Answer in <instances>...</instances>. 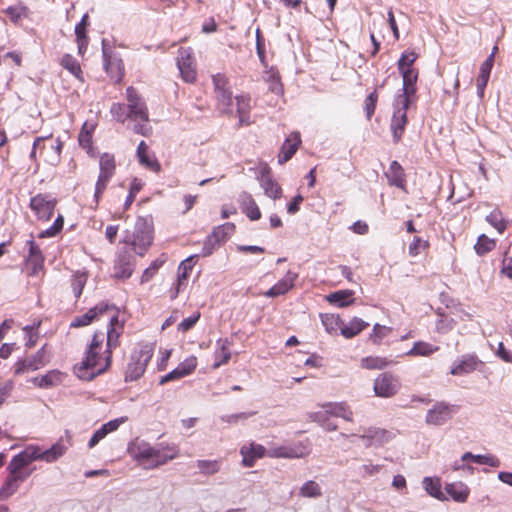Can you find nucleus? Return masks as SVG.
<instances>
[{"mask_svg": "<svg viewBox=\"0 0 512 512\" xmlns=\"http://www.w3.org/2000/svg\"><path fill=\"white\" fill-rule=\"evenodd\" d=\"M124 332V323L116 317L108 324L106 333L96 331L84 352L81 363L74 367L77 376L84 380H92L105 373L112 364V351L120 346V338Z\"/></svg>", "mask_w": 512, "mask_h": 512, "instance_id": "obj_1", "label": "nucleus"}, {"mask_svg": "<svg viewBox=\"0 0 512 512\" xmlns=\"http://www.w3.org/2000/svg\"><path fill=\"white\" fill-rule=\"evenodd\" d=\"M67 451V446L62 439L56 442L51 448L42 451L40 447L35 445L27 446L19 454L15 455L7 466L9 475L25 481L32 473L29 465L35 460H45L46 462H54Z\"/></svg>", "mask_w": 512, "mask_h": 512, "instance_id": "obj_2", "label": "nucleus"}, {"mask_svg": "<svg viewBox=\"0 0 512 512\" xmlns=\"http://www.w3.org/2000/svg\"><path fill=\"white\" fill-rule=\"evenodd\" d=\"M63 146L64 142L52 135L36 137L29 158L36 167H39V158L51 166H56L60 163Z\"/></svg>", "mask_w": 512, "mask_h": 512, "instance_id": "obj_3", "label": "nucleus"}, {"mask_svg": "<svg viewBox=\"0 0 512 512\" xmlns=\"http://www.w3.org/2000/svg\"><path fill=\"white\" fill-rule=\"evenodd\" d=\"M116 170L117 163L114 154L103 153L99 158V174L95 183L93 201L91 204L92 209L95 210L99 207L109 182L116 174Z\"/></svg>", "mask_w": 512, "mask_h": 512, "instance_id": "obj_4", "label": "nucleus"}, {"mask_svg": "<svg viewBox=\"0 0 512 512\" xmlns=\"http://www.w3.org/2000/svg\"><path fill=\"white\" fill-rule=\"evenodd\" d=\"M153 354L154 348L150 344L140 345L138 348L134 349L125 370V381L131 382L141 378Z\"/></svg>", "mask_w": 512, "mask_h": 512, "instance_id": "obj_5", "label": "nucleus"}, {"mask_svg": "<svg viewBox=\"0 0 512 512\" xmlns=\"http://www.w3.org/2000/svg\"><path fill=\"white\" fill-rule=\"evenodd\" d=\"M104 316L108 317V324H111L114 317L119 319V312L114 305H109L107 303L101 302L97 304L95 307L89 309L83 315L75 317L72 320L70 327L79 328L88 326L92 322L100 320Z\"/></svg>", "mask_w": 512, "mask_h": 512, "instance_id": "obj_6", "label": "nucleus"}, {"mask_svg": "<svg viewBox=\"0 0 512 512\" xmlns=\"http://www.w3.org/2000/svg\"><path fill=\"white\" fill-rule=\"evenodd\" d=\"M48 344H44L35 354L18 359L14 364V374L23 375L39 370L50 362Z\"/></svg>", "mask_w": 512, "mask_h": 512, "instance_id": "obj_7", "label": "nucleus"}, {"mask_svg": "<svg viewBox=\"0 0 512 512\" xmlns=\"http://www.w3.org/2000/svg\"><path fill=\"white\" fill-rule=\"evenodd\" d=\"M412 101L395 98L393 115L390 122V130L394 143H399L408 124L407 111Z\"/></svg>", "mask_w": 512, "mask_h": 512, "instance_id": "obj_8", "label": "nucleus"}, {"mask_svg": "<svg viewBox=\"0 0 512 512\" xmlns=\"http://www.w3.org/2000/svg\"><path fill=\"white\" fill-rule=\"evenodd\" d=\"M310 453L311 442L309 438H306L291 445L271 447L268 449L267 456L270 458L296 459L306 457Z\"/></svg>", "mask_w": 512, "mask_h": 512, "instance_id": "obj_9", "label": "nucleus"}, {"mask_svg": "<svg viewBox=\"0 0 512 512\" xmlns=\"http://www.w3.org/2000/svg\"><path fill=\"white\" fill-rule=\"evenodd\" d=\"M28 247V254L25 257L24 271L29 277H38L45 272V257L42 253L40 246L30 239L26 242Z\"/></svg>", "mask_w": 512, "mask_h": 512, "instance_id": "obj_10", "label": "nucleus"}, {"mask_svg": "<svg viewBox=\"0 0 512 512\" xmlns=\"http://www.w3.org/2000/svg\"><path fill=\"white\" fill-rule=\"evenodd\" d=\"M57 203V199L50 194L38 193L30 199L29 207L37 220L47 222L53 217Z\"/></svg>", "mask_w": 512, "mask_h": 512, "instance_id": "obj_11", "label": "nucleus"}, {"mask_svg": "<svg viewBox=\"0 0 512 512\" xmlns=\"http://www.w3.org/2000/svg\"><path fill=\"white\" fill-rule=\"evenodd\" d=\"M103 66L109 78L115 83H120L125 75V67L122 58L113 48L103 45Z\"/></svg>", "mask_w": 512, "mask_h": 512, "instance_id": "obj_12", "label": "nucleus"}, {"mask_svg": "<svg viewBox=\"0 0 512 512\" xmlns=\"http://www.w3.org/2000/svg\"><path fill=\"white\" fill-rule=\"evenodd\" d=\"M126 100L128 108V116L132 121L149 122V112L146 103L142 99L138 91L129 86L126 89Z\"/></svg>", "mask_w": 512, "mask_h": 512, "instance_id": "obj_13", "label": "nucleus"}, {"mask_svg": "<svg viewBox=\"0 0 512 512\" xmlns=\"http://www.w3.org/2000/svg\"><path fill=\"white\" fill-rule=\"evenodd\" d=\"M198 256L192 255L184 259L178 266L177 278L173 287L169 290V297L171 300H175L180 293L184 292L188 286V280L191 272L196 264Z\"/></svg>", "mask_w": 512, "mask_h": 512, "instance_id": "obj_14", "label": "nucleus"}, {"mask_svg": "<svg viewBox=\"0 0 512 512\" xmlns=\"http://www.w3.org/2000/svg\"><path fill=\"white\" fill-rule=\"evenodd\" d=\"M236 230V226L232 222H226L213 229L204 242L202 256L206 257L213 253L215 246L226 242Z\"/></svg>", "mask_w": 512, "mask_h": 512, "instance_id": "obj_15", "label": "nucleus"}, {"mask_svg": "<svg viewBox=\"0 0 512 512\" xmlns=\"http://www.w3.org/2000/svg\"><path fill=\"white\" fill-rule=\"evenodd\" d=\"M401 388L398 376L384 372L379 374L374 380L373 390L375 395L381 398H391L395 396Z\"/></svg>", "mask_w": 512, "mask_h": 512, "instance_id": "obj_16", "label": "nucleus"}, {"mask_svg": "<svg viewBox=\"0 0 512 512\" xmlns=\"http://www.w3.org/2000/svg\"><path fill=\"white\" fill-rule=\"evenodd\" d=\"M177 66L182 79L186 83H194L197 79L196 62L192 48H180L177 57Z\"/></svg>", "mask_w": 512, "mask_h": 512, "instance_id": "obj_17", "label": "nucleus"}, {"mask_svg": "<svg viewBox=\"0 0 512 512\" xmlns=\"http://www.w3.org/2000/svg\"><path fill=\"white\" fill-rule=\"evenodd\" d=\"M458 407L446 402H437L429 409L425 416V422L428 425L440 426L452 419L457 412Z\"/></svg>", "mask_w": 512, "mask_h": 512, "instance_id": "obj_18", "label": "nucleus"}, {"mask_svg": "<svg viewBox=\"0 0 512 512\" xmlns=\"http://www.w3.org/2000/svg\"><path fill=\"white\" fill-rule=\"evenodd\" d=\"M179 455V448L176 444L160 443L157 447H153V456L147 469L158 468L169 461L177 458Z\"/></svg>", "mask_w": 512, "mask_h": 512, "instance_id": "obj_19", "label": "nucleus"}, {"mask_svg": "<svg viewBox=\"0 0 512 512\" xmlns=\"http://www.w3.org/2000/svg\"><path fill=\"white\" fill-rule=\"evenodd\" d=\"M198 365L197 357L192 355L187 357L184 361L178 364V366L169 372L168 374L162 376L159 380L160 385H164L170 381H177L181 378L189 376L194 373Z\"/></svg>", "mask_w": 512, "mask_h": 512, "instance_id": "obj_20", "label": "nucleus"}, {"mask_svg": "<svg viewBox=\"0 0 512 512\" xmlns=\"http://www.w3.org/2000/svg\"><path fill=\"white\" fill-rule=\"evenodd\" d=\"M135 267V259L128 251L120 252L113 266V277L126 280L131 277Z\"/></svg>", "mask_w": 512, "mask_h": 512, "instance_id": "obj_21", "label": "nucleus"}, {"mask_svg": "<svg viewBox=\"0 0 512 512\" xmlns=\"http://www.w3.org/2000/svg\"><path fill=\"white\" fill-rule=\"evenodd\" d=\"M212 82L219 104L225 108H230L232 105V92L229 88L228 78L222 73H217L212 76Z\"/></svg>", "mask_w": 512, "mask_h": 512, "instance_id": "obj_22", "label": "nucleus"}, {"mask_svg": "<svg viewBox=\"0 0 512 512\" xmlns=\"http://www.w3.org/2000/svg\"><path fill=\"white\" fill-rule=\"evenodd\" d=\"M483 365V362L475 354H466L454 362L451 367L450 374L453 376H462L469 374Z\"/></svg>", "mask_w": 512, "mask_h": 512, "instance_id": "obj_23", "label": "nucleus"}, {"mask_svg": "<svg viewBox=\"0 0 512 512\" xmlns=\"http://www.w3.org/2000/svg\"><path fill=\"white\" fill-rule=\"evenodd\" d=\"M323 415H332L335 417H341L346 421L353 420V412L350 407L343 403H327L322 405V410L315 412L313 414V419L315 421H320Z\"/></svg>", "mask_w": 512, "mask_h": 512, "instance_id": "obj_24", "label": "nucleus"}, {"mask_svg": "<svg viewBox=\"0 0 512 512\" xmlns=\"http://www.w3.org/2000/svg\"><path fill=\"white\" fill-rule=\"evenodd\" d=\"M137 159L144 168L150 170L156 174L162 171V167L155 154L150 151L148 144L145 141H141L138 144L136 151Z\"/></svg>", "mask_w": 512, "mask_h": 512, "instance_id": "obj_25", "label": "nucleus"}, {"mask_svg": "<svg viewBox=\"0 0 512 512\" xmlns=\"http://www.w3.org/2000/svg\"><path fill=\"white\" fill-rule=\"evenodd\" d=\"M268 450L258 443L252 442L249 445H243L240 448L242 464L245 467H253L258 459L267 456Z\"/></svg>", "mask_w": 512, "mask_h": 512, "instance_id": "obj_26", "label": "nucleus"}, {"mask_svg": "<svg viewBox=\"0 0 512 512\" xmlns=\"http://www.w3.org/2000/svg\"><path fill=\"white\" fill-rule=\"evenodd\" d=\"M130 456L147 469L153 456V446L145 441H136L128 448Z\"/></svg>", "mask_w": 512, "mask_h": 512, "instance_id": "obj_27", "label": "nucleus"}, {"mask_svg": "<svg viewBox=\"0 0 512 512\" xmlns=\"http://www.w3.org/2000/svg\"><path fill=\"white\" fill-rule=\"evenodd\" d=\"M388 184L406 191L407 179L404 168L401 164L394 160L390 163L388 169L384 172Z\"/></svg>", "mask_w": 512, "mask_h": 512, "instance_id": "obj_28", "label": "nucleus"}, {"mask_svg": "<svg viewBox=\"0 0 512 512\" xmlns=\"http://www.w3.org/2000/svg\"><path fill=\"white\" fill-rule=\"evenodd\" d=\"M301 144V137L298 132H292L286 140L283 142L279 155H278V163L280 165L288 162L294 154L297 152L299 146Z\"/></svg>", "mask_w": 512, "mask_h": 512, "instance_id": "obj_29", "label": "nucleus"}, {"mask_svg": "<svg viewBox=\"0 0 512 512\" xmlns=\"http://www.w3.org/2000/svg\"><path fill=\"white\" fill-rule=\"evenodd\" d=\"M90 25L88 14H84L81 21L75 26V41L77 44L78 54L84 56L90 39L88 36V26Z\"/></svg>", "mask_w": 512, "mask_h": 512, "instance_id": "obj_30", "label": "nucleus"}, {"mask_svg": "<svg viewBox=\"0 0 512 512\" xmlns=\"http://www.w3.org/2000/svg\"><path fill=\"white\" fill-rule=\"evenodd\" d=\"M418 78H419V70H414L405 75H402V79H403L402 93L399 94L396 98L414 102L416 100V92H417L416 83L418 81Z\"/></svg>", "mask_w": 512, "mask_h": 512, "instance_id": "obj_31", "label": "nucleus"}, {"mask_svg": "<svg viewBox=\"0 0 512 512\" xmlns=\"http://www.w3.org/2000/svg\"><path fill=\"white\" fill-rule=\"evenodd\" d=\"M217 348L214 352L215 362L213 363V369H217L222 365H225L231 359V346L232 341L228 338H220L216 342Z\"/></svg>", "mask_w": 512, "mask_h": 512, "instance_id": "obj_32", "label": "nucleus"}, {"mask_svg": "<svg viewBox=\"0 0 512 512\" xmlns=\"http://www.w3.org/2000/svg\"><path fill=\"white\" fill-rule=\"evenodd\" d=\"M296 278L297 274L289 271L283 279L279 280L274 286L268 289L264 293V296L273 298L286 294L294 287Z\"/></svg>", "mask_w": 512, "mask_h": 512, "instance_id": "obj_33", "label": "nucleus"}, {"mask_svg": "<svg viewBox=\"0 0 512 512\" xmlns=\"http://www.w3.org/2000/svg\"><path fill=\"white\" fill-rule=\"evenodd\" d=\"M239 202L242 212L251 221H257L261 218V211L251 194L243 192L240 195Z\"/></svg>", "mask_w": 512, "mask_h": 512, "instance_id": "obj_34", "label": "nucleus"}, {"mask_svg": "<svg viewBox=\"0 0 512 512\" xmlns=\"http://www.w3.org/2000/svg\"><path fill=\"white\" fill-rule=\"evenodd\" d=\"M263 80L268 84V89L276 94L282 95L284 92L283 83L279 70L275 67H269L264 71Z\"/></svg>", "mask_w": 512, "mask_h": 512, "instance_id": "obj_35", "label": "nucleus"}, {"mask_svg": "<svg viewBox=\"0 0 512 512\" xmlns=\"http://www.w3.org/2000/svg\"><path fill=\"white\" fill-rule=\"evenodd\" d=\"M260 184L266 196L274 200L281 198L282 189L278 182L272 178L271 174L268 171L262 173V176L260 178Z\"/></svg>", "mask_w": 512, "mask_h": 512, "instance_id": "obj_36", "label": "nucleus"}, {"mask_svg": "<svg viewBox=\"0 0 512 512\" xmlns=\"http://www.w3.org/2000/svg\"><path fill=\"white\" fill-rule=\"evenodd\" d=\"M369 326V323L365 322L361 318L354 317L348 323L343 321L341 326V335L346 339H351Z\"/></svg>", "mask_w": 512, "mask_h": 512, "instance_id": "obj_37", "label": "nucleus"}, {"mask_svg": "<svg viewBox=\"0 0 512 512\" xmlns=\"http://www.w3.org/2000/svg\"><path fill=\"white\" fill-rule=\"evenodd\" d=\"M493 65V55H489V57L481 64L480 73L476 79L477 90L480 97L484 95V89L489 81Z\"/></svg>", "mask_w": 512, "mask_h": 512, "instance_id": "obj_38", "label": "nucleus"}, {"mask_svg": "<svg viewBox=\"0 0 512 512\" xmlns=\"http://www.w3.org/2000/svg\"><path fill=\"white\" fill-rule=\"evenodd\" d=\"M62 382V374L58 370H50L42 376L33 378V383L43 389L57 386Z\"/></svg>", "mask_w": 512, "mask_h": 512, "instance_id": "obj_39", "label": "nucleus"}, {"mask_svg": "<svg viewBox=\"0 0 512 512\" xmlns=\"http://www.w3.org/2000/svg\"><path fill=\"white\" fill-rule=\"evenodd\" d=\"M96 125L93 123L85 122L82 125V128L78 135L79 145L87 151V153H91L93 150V133L95 131Z\"/></svg>", "mask_w": 512, "mask_h": 512, "instance_id": "obj_40", "label": "nucleus"}, {"mask_svg": "<svg viewBox=\"0 0 512 512\" xmlns=\"http://www.w3.org/2000/svg\"><path fill=\"white\" fill-rule=\"evenodd\" d=\"M60 65L69 71L80 82H84V75L79 61L71 54H64L60 59Z\"/></svg>", "mask_w": 512, "mask_h": 512, "instance_id": "obj_41", "label": "nucleus"}, {"mask_svg": "<svg viewBox=\"0 0 512 512\" xmlns=\"http://www.w3.org/2000/svg\"><path fill=\"white\" fill-rule=\"evenodd\" d=\"M4 14L7 15L10 21L14 24H19L23 19H26L30 15L29 8L22 2L7 7L4 10Z\"/></svg>", "mask_w": 512, "mask_h": 512, "instance_id": "obj_42", "label": "nucleus"}, {"mask_svg": "<svg viewBox=\"0 0 512 512\" xmlns=\"http://www.w3.org/2000/svg\"><path fill=\"white\" fill-rule=\"evenodd\" d=\"M447 494L460 503L466 502L470 493L469 488L463 483H450L445 486Z\"/></svg>", "mask_w": 512, "mask_h": 512, "instance_id": "obj_43", "label": "nucleus"}, {"mask_svg": "<svg viewBox=\"0 0 512 512\" xmlns=\"http://www.w3.org/2000/svg\"><path fill=\"white\" fill-rule=\"evenodd\" d=\"M440 347L425 341H417L413 347L407 352L408 356H424L428 357L439 351Z\"/></svg>", "mask_w": 512, "mask_h": 512, "instance_id": "obj_44", "label": "nucleus"}, {"mask_svg": "<svg viewBox=\"0 0 512 512\" xmlns=\"http://www.w3.org/2000/svg\"><path fill=\"white\" fill-rule=\"evenodd\" d=\"M353 292L350 290H339L329 294L326 298L331 304L338 307H346L354 302Z\"/></svg>", "mask_w": 512, "mask_h": 512, "instance_id": "obj_45", "label": "nucleus"}, {"mask_svg": "<svg viewBox=\"0 0 512 512\" xmlns=\"http://www.w3.org/2000/svg\"><path fill=\"white\" fill-rule=\"evenodd\" d=\"M153 237L149 232H141L135 235L132 245L134 247V251L143 255L144 252L150 247L152 244Z\"/></svg>", "mask_w": 512, "mask_h": 512, "instance_id": "obj_46", "label": "nucleus"}, {"mask_svg": "<svg viewBox=\"0 0 512 512\" xmlns=\"http://www.w3.org/2000/svg\"><path fill=\"white\" fill-rule=\"evenodd\" d=\"M41 325V321L37 323H33L32 325H27L23 327V331L25 333V347L27 349H32L36 346L39 340V328Z\"/></svg>", "mask_w": 512, "mask_h": 512, "instance_id": "obj_47", "label": "nucleus"}, {"mask_svg": "<svg viewBox=\"0 0 512 512\" xmlns=\"http://www.w3.org/2000/svg\"><path fill=\"white\" fill-rule=\"evenodd\" d=\"M495 247L496 240L487 237L485 234H481L474 245L475 252L479 256L491 252Z\"/></svg>", "mask_w": 512, "mask_h": 512, "instance_id": "obj_48", "label": "nucleus"}, {"mask_svg": "<svg viewBox=\"0 0 512 512\" xmlns=\"http://www.w3.org/2000/svg\"><path fill=\"white\" fill-rule=\"evenodd\" d=\"M392 332V328L388 326L381 325L376 323L373 326L372 332L369 334V340L374 345H380L384 338L389 336Z\"/></svg>", "mask_w": 512, "mask_h": 512, "instance_id": "obj_49", "label": "nucleus"}, {"mask_svg": "<svg viewBox=\"0 0 512 512\" xmlns=\"http://www.w3.org/2000/svg\"><path fill=\"white\" fill-rule=\"evenodd\" d=\"M250 101L249 95H240L236 97L237 112L239 115L240 122L248 123L249 112H250Z\"/></svg>", "mask_w": 512, "mask_h": 512, "instance_id": "obj_50", "label": "nucleus"}, {"mask_svg": "<svg viewBox=\"0 0 512 512\" xmlns=\"http://www.w3.org/2000/svg\"><path fill=\"white\" fill-rule=\"evenodd\" d=\"M430 243L428 240L420 236H414L412 242L409 244L408 253L411 257H416L422 252H428Z\"/></svg>", "mask_w": 512, "mask_h": 512, "instance_id": "obj_51", "label": "nucleus"}, {"mask_svg": "<svg viewBox=\"0 0 512 512\" xmlns=\"http://www.w3.org/2000/svg\"><path fill=\"white\" fill-rule=\"evenodd\" d=\"M322 324L328 333H336L338 330L341 331L343 320L339 315L335 314H324L321 316Z\"/></svg>", "mask_w": 512, "mask_h": 512, "instance_id": "obj_52", "label": "nucleus"}, {"mask_svg": "<svg viewBox=\"0 0 512 512\" xmlns=\"http://www.w3.org/2000/svg\"><path fill=\"white\" fill-rule=\"evenodd\" d=\"M486 221L500 234H502L507 228V222L503 218L502 212L499 209H494L489 215H487Z\"/></svg>", "mask_w": 512, "mask_h": 512, "instance_id": "obj_53", "label": "nucleus"}, {"mask_svg": "<svg viewBox=\"0 0 512 512\" xmlns=\"http://www.w3.org/2000/svg\"><path fill=\"white\" fill-rule=\"evenodd\" d=\"M389 364L386 358L379 356H368L361 360V366L368 370L383 369Z\"/></svg>", "mask_w": 512, "mask_h": 512, "instance_id": "obj_54", "label": "nucleus"}, {"mask_svg": "<svg viewBox=\"0 0 512 512\" xmlns=\"http://www.w3.org/2000/svg\"><path fill=\"white\" fill-rule=\"evenodd\" d=\"M63 226L64 217L63 215L59 214L54 220V223L48 229L43 230L38 234V238L43 239L55 237L62 231Z\"/></svg>", "mask_w": 512, "mask_h": 512, "instance_id": "obj_55", "label": "nucleus"}, {"mask_svg": "<svg viewBox=\"0 0 512 512\" xmlns=\"http://www.w3.org/2000/svg\"><path fill=\"white\" fill-rule=\"evenodd\" d=\"M299 494H300V496L306 497V498H317L322 495V492H321V487L319 486V484L316 483L315 481L310 480V481L305 482L300 487Z\"/></svg>", "mask_w": 512, "mask_h": 512, "instance_id": "obj_56", "label": "nucleus"}, {"mask_svg": "<svg viewBox=\"0 0 512 512\" xmlns=\"http://www.w3.org/2000/svg\"><path fill=\"white\" fill-rule=\"evenodd\" d=\"M426 491L432 497L437 499L443 498V493L441 491V483L437 478L426 477L423 481Z\"/></svg>", "mask_w": 512, "mask_h": 512, "instance_id": "obj_57", "label": "nucleus"}, {"mask_svg": "<svg viewBox=\"0 0 512 512\" xmlns=\"http://www.w3.org/2000/svg\"><path fill=\"white\" fill-rule=\"evenodd\" d=\"M87 282V275L85 273L76 272L71 279V288L76 298H79L83 292Z\"/></svg>", "mask_w": 512, "mask_h": 512, "instance_id": "obj_58", "label": "nucleus"}, {"mask_svg": "<svg viewBox=\"0 0 512 512\" xmlns=\"http://www.w3.org/2000/svg\"><path fill=\"white\" fill-rule=\"evenodd\" d=\"M22 481L8 475L7 480L0 489V497L8 498L13 495L19 488Z\"/></svg>", "mask_w": 512, "mask_h": 512, "instance_id": "obj_59", "label": "nucleus"}, {"mask_svg": "<svg viewBox=\"0 0 512 512\" xmlns=\"http://www.w3.org/2000/svg\"><path fill=\"white\" fill-rule=\"evenodd\" d=\"M197 467L201 473L212 475L219 471L220 463L217 460H198Z\"/></svg>", "mask_w": 512, "mask_h": 512, "instance_id": "obj_60", "label": "nucleus"}, {"mask_svg": "<svg viewBox=\"0 0 512 512\" xmlns=\"http://www.w3.org/2000/svg\"><path fill=\"white\" fill-rule=\"evenodd\" d=\"M378 98H379L378 92H377V90H374L366 97V99L364 101V110L366 113V118L368 120H370L372 118V116L374 115V112H375V109L377 106V102H378Z\"/></svg>", "mask_w": 512, "mask_h": 512, "instance_id": "obj_61", "label": "nucleus"}, {"mask_svg": "<svg viewBox=\"0 0 512 512\" xmlns=\"http://www.w3.org/2000/svg\"><path fill=\"white\" fill-rule=\"evenodd\" d=\"M113 117L120 123H124L129 119L127 106L123 103H114L110 110Z\"/></svg>", "mask_w": 512, "mask_h": 512, "instance_id": "obj_62", "label": "nucleus"}, {"mask_svg": "<svg viewBox=\"0 0 512 512\" xmlns=\"http://www.w3.org/2000/svg\"><path fill=\"white\" fill-rule=\"evenodd\" d=\"M200 312L196 311L193 315H191L190 317L188 318H185L183 319L179 324H178V331L182 332V333H186L188 332L189 330H191L195 324L199 321L200 319Z\"/></svg>", "mask_w": 512, "mask_h": 512, "instance_id": "obj_63", "label": "nucleus"}, {"mask_svg": "<svg viewBox=\"0 0 512 512\" xmlns=\"http://www.w3.org/2000/svg\"><path fill=\"white\" fill-rule=\"evenodd\" d=\"M418 54L414 50H405L400 58L398 59L397 63L399 64H405L409 66H414V63L418 59Z\"/></svg>", "mask_w": 512, "mask_h": 512, "instance_id": "obj_64", "label": "nucleus"}]
</instances>
